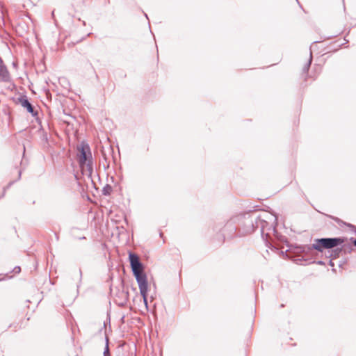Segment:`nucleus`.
Listing matches in <instances>:
<instances>
[{"label": "nucleus", "mask_w": 356, "mask_h": 356, "mask_svg": "<svg viewBox=\"0 0 356 356\" xmlns=\"http://www.w3.org/2000/svg\"><path fill=\"white\" fill-rule=\"evenodd\" d=\"M312 52H310V57H309V59L308 60V62L305 65L304 67H303V70L305 72H307L309 70V68L310 67V65H311V63H312Z\"/></svg>", "instance_id": "6"}, {"label": "nucleus", "mask_w": 356, "mask_h": 356, "mask_svg": "<svg viewBox=\"0 0 356 356\" xmlns=\"http://www.w3.org/2000/svg\"><path fill=\"white\" fill-rule=\"evenodd\" d=\"M343 240L340 238H325L316 240L312 244V248L318 251H322L323 248H332L342 243Z\"/></svg>", "instance_id": "3"}, {"label": "nucleus", "mask_w": 356, "mask_h": 356, "mask_svg": "<svg viewBox=\"0 0 356 356\" xmlns=\"http://www.w3.org/2000/svg\"><path fill=\"white\" fill-rule=\"evenodd\" d=\"M104 356H109V348H108V342L106 343V347H105V349L104 351Z\"/></svg>", "instance_id": "7"}, {"label": "nucleus", "mask_w": 356, "mask_h": 356, "mask_svg": "<svg viewBox=\"0 0 356 356\" xmlns=\"http://www.w3.org/2000/svg\"><path fill=\"white\" fill-rule=\"evenodd\" d=\"M22 106L27 110V111L33 115V108L31 104L29 102L27 99H22L20 100Z\"/></svg>", "instance_id": "5"}, {"label": "nucleus", "mask_w": 356, "mask_h": 356, "mask_svg": "<svg viewBox=\"0 0 356 356\" xmlns=\"http://www.w3.org/2000/svg\"><path fill=\"white\" fill-rule=\"evenodd\" d=\"M13 271L15 273H19L20 271H21V268L19 266H16L14 269H13Z\"/></svg>", "instance_id": "8"}, {"label": "nucleus", "mask_w": 356, "mask_h": 356, "mask_svg": "<svg viewBox=\"0 0 356 356\" xmlns=\"http://www.w3.org/2000/svg\"><path fill=\"white\" fill-rule=\"evenodd\" d=\"M104 195L108 194V190H106V188H104Z\"/></svg>", "instance_id": "9"}, {"label": "nucleus", "mask_w": 356, "mask_h": 356, "mask_svg": "<svg viewBox=\"0 0 356 356\" xmlns=\"http://www.w3.org/2000/svg\"><path fill=\"white\" fill-rule=\"evenodd\" d=\"M353 244L356 246V239L353 241Z\"/></svg>", "instance_id": "10"}, {"label": "nucleus", "mask_w": 356, "mask_h": 356, "mask_svg": "<svg viewBox=\"0 0 356 356\" xmlns=\"http://www.w3.org/2000/svg\"><path fill=\"white\" fill-rule=\"evenodd\" d=\"M77 151L81 170L83 172L86 171L90 175L92 172V158L89 145L82 143L77 147Z\"/></svg>", "instance_id": "2"}, {"label": "nucleus", "mask_w": 356, "mask_h": 356, "mask_svg": "<svg viewBox=\"0 0 356 356\" xmlns=\"http://www.w3.org/2000/svg\"><path fill=\"white\" fill-rule=\"evenodd\" d=\"M10 80L9 72L6 66L4 65L3 61L0 58V81L8 82Z\"/></svg>", "instance_id": "4"}, {"label": "nucleus", "mask_w": 356, "mask_h": 356, "mask_svg": "<svg viewBox=\"0 0 356 356\" xmlns=\"http://www.w3.org/2000/svg\"><path fill=\"white\" fill-rule=\"evenodd\" d=\"M129 259L133 274L135 276L136 282L138 285L140 293L143 297L145 307L146 309H147L148 306L147 296L149 289V285L147 282V275L144 273L143 266L140 261L138 256L134 253L129 252Z\"/></svg>", "instance_id": "1"}]
</instances>
